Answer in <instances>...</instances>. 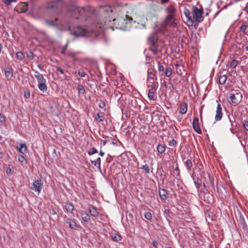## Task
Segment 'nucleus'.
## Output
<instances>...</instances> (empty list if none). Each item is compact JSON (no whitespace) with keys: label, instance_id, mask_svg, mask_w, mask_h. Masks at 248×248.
I'll return each instance as SVG.
<instances>
[{"label":"nucleus","instance_id":"1","mask_svg":"<svg viewBox=\"0 0 248 248\" xmlns=\"http://www.w3.org/2000/svg\"><path fill=\"white\" fill-rule=\"evenodd\" d=\"M100 12L102 13H104V16H104V18L103 22H100L101 26L102 27L106 26V28L113 27V22L112 17H110V16L108 15L109 13L111 14L112 12L111 8L108 6H104L101 8Z\"/></svg>","mask_w":248,"mask_h":248},{"label":"nucleus","instance_id":"2","mask_svg":"<svg viewBox=\"0 0 248 248\" xmlns=\"http://www.w3.org/2000/svg\"><path fill=\"white\" fill-rule=\"evenodd\" d=\"M178 20L176 16H166L164 21L160 25L162 32L166 31L168 27L176 28L178 27Z\"/></svg>","mask_w":248,"mask_h":248},{"label":"nucleus","instance_id":"3","mask_svg":"<svg viewBox=\"0 0 248 248\" xmlns=\"http://www.w3.org/2000/svg\"><path fill=\"white\" fill-rule=\"evenodd\" d=\"M149 49L154 55H156L158 51V36L155 32H153L147 38Z\"/></svg>","mask_w":248,"mask_h":248},{"label":"nucleus","instance_id":"4","mask_svg":"<svg viewBox=\"0 0 248 248\" xmlns=\"http://www.w3.org/2000/svg\"><path fill=\"white\" fill-rule=\"evenodd\" d=\"M132 20V18L131 17L128 18L127 15L124 16L118 17L116 18H113L112 19L113 22V27L116 28L122 29L125 27V25Z\"/></svg>","mask_w":248,"mask_h":248},{"label":"nucleus","instance_id":"5","mask_svg":"<svg viewBox=\"0 0 248 248\" xmlns=\"http://www.w3.org/2000/svg\"><path fill=\"white\" fill-rule=\"evenodd\" d=\"M61 2V0H56L47 2L46 4L45 8L49 12L57 14L59 12V4Z\"/></svg>","mask_w":248,"mask_h":248},{"label":"nucleus","instance_id":"6","mask_svg":"<svg viewBox=\"0 0 248 248\" xmlns=\"http://www.w3.org/2000/svg\"><path fill=\"white\" fill-rule=\"evenodd\" d=\"M38 82V87L39 89L43 93L46 92L47 90V87L46 84V79L43 77L42 74L34 75Z\"/></svg>","mask_w":248,"mask_h":248},{"label":"nucleus","instance_id":"7","mask_svg":"<svg viewBox=\"0 0 248 248\" xmlns=\"http://www.w3.org/2000/svg\"><path fill=\"white\" fill-rule=\"evenodd\" d=\"M242 98L241 93L239 92L235 91V93H232L230 94L228 101L233 104H238L240 102Z\"/></svg>","mask_w":248,"mask_h":248},{"label":"nucleus","instance_id":"8","mask_svg":"<svg viewBox=\"0 0 248 248\" xmlns=\"http://www.w3.org/2000/svg\"><path fill=\"white\" fill-rule=\"evenodd\" d=\"M192 15H193V23L194 21L199 23L202 20L201 19L202 15V11L200 10L197 6H193L192 7Z\"/></svg>","mask_w":248,"mask_h":248},{"label":"nucleus","instance_id":"9","mask_svg":"<svg viewBox=\"0 0 248 248\" xmlns=\"http://www.w3.org/2000/svg\"><path fill=\"white\" fill-rule=\"evenodd\" d=\"M43 185V182L40 178H39L33 182L30 188L31 190L37 192L39 194L41 191Z\"/></svg>","mask_w":248,"mask_h":248},{"label":"nucleus","instance_id":"10","mask_svg":"<svg viewBox=\"0 0 248 248\" xmlns=\"http://www.w3.org/2000/svg\"><path fill=\"white\" fill-rule=\"evenodd\" d=\"M125 100L128 103L127 108L130 109L136 108L137 109L140 108V105L138 103V100L135 97L132 96L131 98L125 99Z\"/></svg>","mask_w":248,"mask_h":248},{"label":"nucleus","instance_id":"11","mask_svg":"<svg viewBox=\"0 0 248 248\" xmlns=\"http://www.w3.org/2000/svg\"><path fill=\"white\" fill-rule=\"evenodd\" d=\"M165 12L167 13V16H176L177 10L173 4L168 6L165 9Z\"/></svg>","mask_w":248,"mask_h":248},{"label":"nucleus","instance_id":"12","mask_svg":"<svg viewBox=\"0 0 248 248\" xmlns=\"http://www.w3.org/2000/svg\"><path fill=\"white\" fill-rule=\"evenodd\" d=\"M74 34L76 36H85L88 35L89 32L85 29L78 26L75 29Z\"/></svg>","mask_w":248,"mask_h":248},{"label":"nucleus","instance_id":"13","mask_svg":"<svg viewBox=\"0 0 248 248\" xmlns=\"http://www.w3.org/2000/svg\"><path fill=\"white\" fill-rule=\"evenodd\" d=\"M192 127L196 132L198 134H202V131L199 124V119L197 117L193 119Z\"/></svg>","mask_w":248,"mask_h":248},{"label":"nucleus","instance_id":"14","mask_svg":"<svg viewBox=\"0 0 248 248\" xmlns=\"http://www.w3.org/2000/svg\"><path fill=\"white\" fill-rule=\"evenodd\" d=\"M222 110V109L220 104L219 103H218L215 118V120L216 121H220L223 115Z\"/></svg>","mask_w":248,"mask_h":248},{"label":"nucleus","instance_id":"15","mask_svg":"<svg viewBox=\"0 0 248 248\" xmlns=\"http://www.w3.org/2000/svg\"><path fill=\"white\" fill-rule=\"evenodd\" d=\"M147 72L148 76L147 80L155 81L157 79V77L156 76V71H154V70H152V71L149 70Z\"/></svg>","mask_w":248,"mask_h":248},{"label":"nucleus","instance_id":"16","mask_svg":"<svg viewBox=\"0 0 248 248\" xmlns=\"http://www.w3.org/2000/svg\"><path fill=\"white\" fill-rule=\"evenodd\" d=\"M158 194L162 200H165L168 198V192L164 188H159Z\"/></svg>","mask_w":248,"mask_h":248},{"label":"nucleus","instance_id":"17","mask_svg":"<svg viewBox=\"0 0 248 248\" xmlns=\"http://www.w3.org/2000/svg\"><path fill=\"white\" fill-rule=\"evenodd\" d=\"M205 181L207 185H210L214 191H215V186L214 184V179L213 176L209 173L208 174V178L205 180Z\"/></svg>","mask_w":248,"mask_h":248},{"label":"nucleus","instance_id":"18","mask_svg":"<svg viewBox=\"0 0 248 248\" xmlns=\"http://www.w3.org/2000/svg\"><path fill=\"white\" fill-rule=\"evenodd\" d=\"M147 86L149 89H153L154 91H156L158 88V83L155 81H148L147 80Z\"/></svg>","mask_w":248,"mask_h":248},{"label":"nucleus","instance_id":"19","mask_svg":"<svg viewBox=\"0 0 248 248\" xmlns=\"http://www.w3.org/2000/svg\"><path fill=\"white\" fill-rule=\"evenodd\" d=\"M89 211L91 216L94 217H96L99 215V212L96 208L92 205H90L89 206Z\"/></svg>","mask_w":248,"mask_h":248},{"label":"nucleus","instance_id":"20","mask_svg":"<svg viewBox=\"0 0 248 248\" xmlns=\"http://www.w3.org/2000/svg\"><path fill=\"white\" fill-rule=\"evenodd\" d=\"M4 74L7 80H10L13 77L12 69L11 68H7L4 70Z\"/></svg>","mask_w":248,"mask_h":248},{"label":"nucleus","instance_id":"21","mask_svg":"<svg viewBox=\"0 0 248 248\" xmlns=\"http://www.w3.org/2000/svg\"><path fill=\"white\" fill-rule=\"evenodd\" d=\"M66 223L69 225V227L71 229L73 230H76L77 226V223L76 222L75 219L67 218L66 219Z\"/></svg>","mask_w":248,"mask_h":248},{"label":"nucleus","instance_id":"22","mask_svg":"<svg viewBox=\"0 0 248 248\" xmlns=\"http://www.w3.org/2000/svg\"><path fill=\"white\" fill-rule=\"evenodd\" d=\"M185 157L183 158V161L184 163H185L187 170L188 171H190L193 167L191 159H187L186 161H185Z\"/></svg>","mask_w":248,"mask_h":248},{"label":"nucleus","instance_id":"23","mask_svg":"<svg viewBox=\"0 0 248 248\" xmlns=\"http://www.w3.org/2000/svg\"><path fill=\"white\" fill-rule=\"evenodd\" d=\"M64 208L67 213H72L73 211L74 210V206L72 203L66 202L65 203Z\"/></svg>","mask_w":248,"mask_h":248},{"label":"nucleus","instance_id":"24","mask_svg":"<svg viewBox=\"0 0 248 248\" xmlns=\"http://www.w3.org/2000/svg\"><path fill=\"white\" fill-rule=\"evenodd\" d=\"M187 110V105L186 103H183L180 105V113L184 114H185Z\"/></svg>","mask_w":248,"mask_h":248},{"label":"nucleus","instance_id":"25","mask_svg":"<svg viewBox=\"0 0 248 248\" xmlns=\"http://www.w3.org/2000/svg\"><path fill=\"white\" fill-rule=\"evenodd\" d=\"M80 215L82 219L85 222H88L90 219L89 215L83 211L80 212Z\"/></svg>","mask_w":248,"mask_h":248},{"label":"nucleus","instance_id":"26","mask_svg":"<svg viewBox=\"0 0 248 248\" xmlns=\"http://www.w3.org/2000/svg\"><path fill=\"white\" fill-rule=\"evenodd\" d=\"M166 145L164 143H159L157 146V151L160 154H163L165 152Z\"/></svg>","mask_w":248,"mask_h":248},{"label":"nucleus","instance_id":"27","mask_svg":"<svg viewBox=\"0 0 248 248\" xmlns=\"http://www.w3.org/2000/svg\"><path fill=\"white\" fill-rule=\"evenodd\" d=\"M94 118L99 122H103L105 119V117L104 116V113L101 112L97 113L95 116Z\"/></svg>","mask_w":248,"mask_h":248},{"label":"nucleus","instance_id":"28","mask_svg":"<svg viewBox=\"0 0 248 248\" xmlns=\"http://www.w3.org/2000/svg\"><path fill=\"white\" fill-rule=\"evenodd\" d=\"M156 91H154L153 89H149L148 93V97L151 100H155V95Z\"/></svg>","mask_w":248,"mask_h":248},{"label":"nucleus","instance_id":"29","mask_svg":"<svg viewBox=\"0 0 248 248\" xmlns=\"http://www.w3.org/2000/svg\"><path fill=\"white\" fill-rule=\"evenodd\" d=\"M111 239L115 242H119L122 239L121 236L117 233H112L111 235Z\"/></svg>","mask_w":248,"mask_h":248},{"label":"nucleus","instance_id":"30","mask_svg":"<svg viewBox=\"0 0 248 248\" xmlns=\"http://www.w3.org/2000/svg\"><path fill=\"white\" fill-rule=\"evenodd\" d=\"M227 79V77L226 75H220L218 76V82L219 84L224 85Z\"/></svg>","mask_w":248,"mask_h":248},{"label":"nucleus","instance_id":"31","mask_svg":"<svg viewBox=\"0 0 248 248\" xmlns=\"http://www.w3.org/2000/svg\"><path fill=\"white\" fill-rule=\"evenodd\" d=\"M154 18H155L156 19H157L158 18V15L157 14L155 13H153V12H149L147 14V19H149V20H151L152 19H153Z\"/></svg>","mask_w":248,"mask_h":248},{"label":"nucleus","instance_id":"32","mask_svg":"<svg viewBox=\"0 0 248 248\" xmlns=\"http://www.w3.org/2000/svg\"><path fill=\"white\" fill-rule=\"evenodd\" d=\"M27 150V147L25 144H20V147L18 148V151L21 154H25Z\"/></svg>","mask_w":248,"mask_h":248},{"label":"nucleus","instance_id":"33","mask_svg":"<svg viewBox=\"0 0 248 248\" xmlns=\"http://www.w3.org/2000/svg\"><path fill=\"white\" fill-rule=\"evenodd\" d=\"M184 14L186 18L188 19V20L189 21H190L192 24H193V20L192 18V16H190V14L189 11L188 10L186 9L184 11Z\"/></svg>","mask_w":248,"mask_h":248},{"label":"nucleus","instance_id":"34","mask_svg":"<svg viewBox=\"0 0 248 248\" xmlns=\"http://www.w3.org/2000/svg\"><path fill=\"white\" fill-rule=\"evenodd\" d=\"M191 176L193 178V180H194V182L196 188L197 189H199L201 186V183L199 182L198 178H195L193 174H192Z\"/></svg>","mask_w":248,"mask_h":248},{"label":"nucleus","instance_id":"35","mask_svg":"<svg viewBox=\"0 0 248 248\" xmlns=\"http://www.w3.org/2000/svg\"><path fill=\"white\" fill-rule=\"evenodd\" d=\"M78 90L79 93L82 94L85 93V90L82 85H78Z\"/></svg>","mask_w":248,"mask_h":248},{"label":"nucleus","instance_id":"36","mask_svg":"<svg viewBox=\"0 0 248 248\" xmlns=\"http://www.w3.org/2000/svg\"><path fill=\"white\" fill-rule=\"evenodd\" d=\"M16 57L17 59L21 61L23 60L24 58V55L23 53L21 51H18L16 54Z\"/></svg>","mask_w":248,"mask_h":248},{"label":"nucleus","instance_id":"37","mask_svg":"<svg viewBox=\"0 0 248 248\" xmlns=\"http://www.w3.org/2000/svg\"><path fill=\"white\" fill-rule=\"evenodd\" d=\"M144 217L148 220L151 221L152 219V215L150 212H146L144 214Z\"/></svg>","mask_w":248,"mask_h":248},{"label":"nucleus","instance_id":"38","mask_svg":"<svg viewBox=\"0 0 248 248\" xmlns=\"http://www.w3.org/2000/svg\"><path fill=\"white\" fill-rule=\"evenodd\" d=\"M238 63V61L234 59L230 63V67L232 68H234L237 65Z\"/></svg>","mask_w":248,"mask_h":248},{"label":"nucleus","instance_id":"39","mask_svg":"<svg viewBox=\"0 0 248 248\" xmlns=\"http://www.w3.org/2000/svg\"><path fill=\"white\" fill-rule=\"evenodd\" d=\"M46 23L50 26H52V27H55V26H57V23H55V21H53V20H47L46 21Z\"/></svg>","mask_w":248,"mask_h":248},{"label":"nucleus","instance_id":"40","mask_svg":"<svg viewBox=\"0 0 248 248\" xmlns=\"http://www.w3.org/2000/svg\"><path fill=\"white\" fill-rule=\"evenodd\" d=\"M173 175L176 176L177 178H178V177H180V170L178 166L174 169Z\"/></svg>","mask_w":248,"mask_h":248},{"label":"nucleus","instance_id":"41","mask_svg":"<svg viewBox=\"0 0 248 248\" xmlns=\"http://www.w3.org/2000/svg\"><path fill=\"white\" fill-rule=\"evenodd\" d=\"M97 153V150L94 147L92 148L88 151V154L89 155H92Z\"/></svg>","mask_w":248,"mask_h":248},{"label":"nucleus","instance_id":"42","mask_svg":"<svg viewBox=\"0 0 248 248\" xmlns=\"http://www.w3.org/2000/svg\"><path fill=\"white\" fill-rule=\"evenodd\" d=\"M172 73V69L170 67H167L166 68V71L165 73V75L167 77H170Z\"/></svg>","mask_w":248,"mask_h":248},{"label":"nucleus","instance_id":"43","mask_svg":"<svg viewBox=\"0 0 248 248\" xmlns=\"http://www.w3.org/2000/svg\"><path fill=\"white\" fill-rule=\"evenodd\" d=\"M141 169L144 170L147 173H150V169L147 164L142 165L141 167Z\"/></svg>","mask_w":248,"mask_h":248},{"label":"nucleus","instance_id":"44","mask_svg":"<svg viewBox=\"0 0 248 248\" xmlns=\"http://www.w3.org/2000/svg\"><path fill=\"white\" fill-rule=\"evenodd\" d=\"M26 55L27 57L30 60H33L34 59V54L31 51L27 52Z\"/></svg>","mask_w":248,"mask_h":248},{"label":"nucleus","instance_id":"45","mask_svg":"<svg viewBox=\"0 0 248 248\" xmlns=\"http://www.w3.org/2000/svg\"><path fill=\"white\" fill-rule=\"evenodd\" d=\"M28 5L27 3H25L24 4H23L21 8V12L25 13V12H27L28 10Z\"/></svg>","mask_w":248,"mask_h":248},{"label":"nucleus","instance_id":"46","mask_svg":"<svg viewBox=\"0 0 248 248\" xmlns=\"http://www.w3.org/2000/svg\"><path fill=\"white\" fill-rule=\"evenodd\" d=\"M242 123L245 129L248 131V120H245L242 121Z\"/></svg>","mask_w":248,"mask_h":248},{"label":"nucleus","instance_id":"47","mask_svg":"<svg viewBox=\"0 0 248 248\" xmlns=\"http://www.w3.org/2000/svg\"><path fill=\"white\" fill-rule=\"evenodd\" d=\"M177 142L175 140L172 139L169 141V144L170 146L175 147L177 145Z\"/></svg>","mask_w":248,"mask_h":248},{"label":"nucleus","instance_id":"48","mask_svg":"<svg viewBox=\"0 0 248 248\" xmlns=\"http://www.w3.org/2000/svg\"><path fill=\"white\" fill-rule=\"evenodd\" d=\"M158 70L159 72L163 71L164 68V66L161 64L160 62H158Z\"/></svg>","mask_w":248,"mask_h":248},{"label":"nucleus","instance_id":"49","mask_svg":"<svg viewBox=\"0 0 248 248\" xmlns=\"http://www.w3.org/2000/svg\"><path fill=\"white\" fill-rule=\"evenodd\" d=\"M67 46H68V44H66L65 45L63 46L62 47V50L61 51V53L62 54H65V51H66V49H67Z\"/></svg>","mask_w":248,"mask_h":248},{"label":"nucleus","instance_id":"50","mask_svg":"<svg viewBox=\"0 0 248 248\" xmlns=\"http://www.w3.org/2000/svg\"><path fill=\"white\" fill-rule=\"evenodd\" d=\"M248 26L245 25H242L240 28V31L243 32H245L247 29Z\"/></svg>","mask_w":248,"mask_h":248},{"label":"nucleus","instance_id":"51","mask_svg":"<svg viewBox=\"0 0 248 248\" xmlns=\"http://www.w3.org/2000/svg\"><path fill=\"white\" fill-rule=\"evenodd\" d=\"M106 103L104 101H100L99 104V107L101 108H104L106 107Z\"/></svg>","mask_w":248,"mask_h":248},{"label":"nucleus","instance_id":"52","mask_svg":"<svg viewBox=\"0 0 248 248\" xmlns=\"http://www.w3.org/2000/svg\"><path fill=\"white\" fill-rule=\"evenodd\" d=\"M15 0H4V3L7 5H10L11 3L13 2V1H15Z\"/></svg>","mask_w":248,"mask_h":248},{"label":"nucleus","instance_id":"53","mask_svg":"<svg viewBox=\"0 0 248 248\" xmlns=\"http://www.w3.org/2000/svg\"><path fill=\"white\" fill-rule=\"evenodd\" d=\"M49 214L51 215H56L57 212L54 209H50L49 210Z\"/></svg>","mask_w":248,"mask_h":248},{"label":"nucleus","instance_id":"54","mask_svg":"<svg viewBox=\"0 0 248 248\" xmlns=\"http://www.w3.org/2000/svg\"><path fill=\"white\" fill-rule=\"evenodd\" d=\"M5 117L4 116L0 113V123H3L5 122Z\"/></svg>","mask_w":248,"mask_h":248},{"label":"nucleus","instance_id":"55","mask_svg":"<svg viewBox=\"0 0 248 248\" xmlns=\"http://www.w3.org/2000/svg\"><path fill=\"white\" fill-rule=\"evenodd\" d=\"M78 74L79 76H80L81 77H84L86 75V74L84 72H83V71H78Z\"/></svg>","mask_w":248,"mask_h":248},{"label":"nucleus","instance_id":"56","mask_svg":"<svg viewBox=\"0 0 248 248\" xmlns=\"http://www.w3.org/2000/svg\"><path fill=\"white\" fill-rule=\"evenodd\" d=\"M11 172H12V169L8 167L6 170V172L7 174L8 175H10L11 174Z\"/></svg>","mask_w":248,"mask_h":248},{"label":"nucleus","instance_id":"57","mask_svg":"<svg viewBox=\"0 0 248 248\" xmlns=\"http://www.w3.org/2000/svg\"><path fill=\"white\" fill-rule=\"evenodd\" d=\"M96 162L98 164V167L100 168L101 165V158L100 157H98L96 160Z\"/></svg>","mask_w":248,"mask_h":248},{"label":"nucleus","instance_id":"58","mask_svg":"<svg viewBox=\"0 0 248 248\" xmlns=\"http://www.w3.org/2000/svg\"><path fill=\"white\" fill-rule=\"evenodd\" d=\"M232 4V2H231L229 4H226L225 5V6H223V7L217 13V15L218 14L221 10H224V9H225L226 8H227V7L229 6V5H231V4Z\"/></svg>","mask_w":248,"mask_h":248},{"label":"nucleus","instance_id":"59","mask_svg":"<svg viewBox=\"0 0 248 248\" xmlns=\"http://www.w3.org/2000/svg\"><path fill=\"white\" fill-rule=\"evenodd\" d=\"M25 160V158L23 155H20L18 157V160L21 162H23L24 161V160Z\"/></svg>","mask_w":248,"mask_h":248},{"label":"nucleus","instance_id":"60","mask_svg":"<svg viewBox=\"0 0 248 248\" xmlns=\"http://www.w3.org/2000/svg\"><path fill=\"white\" fill-rule=\"evenodd\" d=\"M56 70L57 71L60 72L62 74H64V72H63V70L61 68H60V67H56Z\"/></svg>","mask_w":248,"mask_h":248},{"label":"nucleus","instance_id":"61","mask_svg":"<svg viewBox=\"0 0 248 248\" xmlns=\"http://www.w3.org/2000/svg\"><path fill=\"white\" fill-rule=\"evenodd\" d=\"M67 55L69 57L74 58L75 57L76 54H75V53H74V52H69Z\"/></svg>","mask_w":248,"mask_h":248},{"label":"nucleus","instance_id":"62","mask_svg":"<svg viewBox=\"0 0 248 248\" xmlns=\"http://www.w3.org/2000/svg\"><path fill=\"white\" fill-rule=\"evenodd\" d=\"M24 96L26 98H29L30 96V93L29 92H25Z\"/></svg>","mask_w":248,"mask_h":248},{"label":"nucleus","instance_id":"63","mask_svg":"<svg viewBox=\"0 0 248 248\" xmlns=\"http://www.w3.org/2000/svg\"><path fill=\"white\" fill-rule=\"evenodd\" d=\"M152 244L155 248H157V243L156 241H155V240L153 241L152 242Z\"/></svg>","mask_w":248,"mask_h":248},{"label":"nucleus","instance_id":"64","mask_svg":"<svg viewBox=\"0 0 248 248\" xmlns=\"http://www.w3.org/2000/svg\"><path fill=\"white\" fill-rule=\"evenodd\" d=\"M207 184L205 183V182H203V187H204V189L206 190V191H208V186H207Z\"/></svg>","mask_w":248,"mask_h":248}]
</instances>
